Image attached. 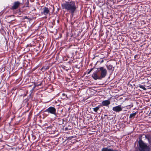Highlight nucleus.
Here are the masks:
<instances>
[{
    "label": "nucleus",
    "instance_id": "obj_1",
    "mask_svg": "<svg viewBox=\"0 0 151 151\" xmlns=\"http://www.w3.org/2000/svg\"><path fill=\"white\" fill-rule=\"evenodd\" d=\"M61 6L63 9L69 12L72 15H74L77 8L75 2L70 0L65 1L62 4Z\"/></svg>",
    "mask_w": 151,
    "mask_h": 151
},
{
    "label": "nucleus",
    "instance_id": "obj_2",
    "mask_svg": "<svg viewBox=\"0 0 151 151\" xmlns=\"http://www.w3.org/2000/svg\"><path fill=\"white\" fill-rule=\"evenodd\" d=\"M107 74V70L103 67H101L97 68L94 72L92 77L95 80H101L105 78Z\"/></svg>",
    "mask_w": 151,
    "mask_h": 151
},
{
    "label": "nucleus",
    "instance_id": "obj_3",
    "mask_svg": "<svg viewBox=\"0 0 151 151\" xmlns=\"http://www.w3.org/2000/svg\"><path fill=\"white\" fill-rule=\"evenodd\" d=\"M139 145V151H150V148L147 144L145 143L141 139L138 142Z\"/></svg>",
    "mask_w": 151,
    "mask_h": 151
},
{
    "label": "nucleus",
    "instance_id": "obj_4",
    "mask_svg": "<svg viewBox=\"0 0 151 151\" xmlns=\"http://www.w3.org/2000/svg\"><path fill=\"white\" fill-rule=\"evenodd\" d=\"M44 112H47L48 114L54 115L55 117H57V114L56 113V109L54 107L50 106L44 111Z\"/></svg>",
    "mask_w": 151,
    "mask_h": 151
},
{
    "label": "nucleus",
    "instance_id": "obj_5",
    "mask_svg": "<svg viewBox=\"0 0 151 151\" xmlns=\"http://www.w3.org/2000/svg\"><path fill=\"white\" fill-rule=\"evenodd\" d=\"M42 12H41L42 14H44L45 16H47L50 12V10L48 8L45 7L42 9Z\"/></svg>",
    "mask_w": 151,
    "mask_h": 151
},
{
    "label": "nucleus",
    "instance_id": "obj_6",
    "mask_svg": "<svg viewBox=\"0 0 151 151\" xmlns=\"http://www.w3.org/2000/svg\"><path fill=\"white\" fill-rule=\"evenodd\" d=\"M112 110L113 111L116 112H119L122 111V107L121 105H119L113 107L112 108Z\"/></svg>",
    "mask_w": 151,
    "mask_h": 151
},
{
    "label": "nucleus",
    "instance_id": "obj_7",
    "mask_svg": "<svg viewBox=\"0 0 151 151\" xmlns=\"http://www.w3.org/2000/svg\"><path fill=\"white\" fill-rule=\"evenodd\" d=\"M20 4V2L19 1L14 2L13 4V5L12 6V9L13 10L17 9L18 8Z\"/></svg>",
    "mask_w": 151,
    "mask_h": 151
},
{
    "label": "nucleus",
    "instance_id": "obj_8",
    "mask_svg": "<svg viewBox=\"0 0 151 151\" xmlns=\"http://www.w3.org/2000/svg\"><path fill=\"white\" fill-rule=\"evenodd\" d=\"M111 103L109 100H107L103 101L101 103V106H108Z\"/></svg>",
    "mask_w": 151,
    "mask_h": 151
},
{
    "label": "nucleus",
    "instance_id": "obj_9",
    "mask_svg": "<svg viewBox=\"0 0 151 151\" xmlns=\"http://www.w3.org/2000/svg\"><path fill=\"white\" fill-rule=\"evenodd\" d=\"M23 104L26 107H28L29 104V99L27 98L25 99L23 101Z\"/></svg>",
    "mask_w": 151,
    "mask_h": 151
},
{
    "label": "nucleus",
    "instance_id": "obj_10",
    "mask_svg": "<svg viewBox=\"0 0 151 151\" xmlns=\"http://www.w3.org/2000/svg\"><path fill=\"white\" fill-rule=\"evenodd\" d=\"M138 113V111H136L135 113L131 114H130L129 118L131 119H133L135 117L136 115Z\"/></svg>",
    "mask_w": 151,
    "mask_h": 151
},
{
    "label": "nucleus",
    "instance_id": "obj_11",
    "mask_svg": "<svg viewBox=\"0 0 151 151\" xmlns=\"http://www.w3.org/2000/svg\"><path fill=\"white\" fill-rule=\"evenodd\" d=\"M101 151H118L117 150H114L112 149L108 148L107 147H104L101 150Z\"/></svg>",
    "mask_w": 151,
    "mask_h": 151
},
{
    "label": "nucleus",
    "instance_id": "obj_12",
    "mask_svg": "<svg viewBox=\"0 0 151 151\" xmlns=\"http://www.w3.org/2000/svg\"><path fill=\"white\" fill-rule=\"evenodd\" d=\"M106 68L107 69L109 70H112L113 71L114 70V67H113L112 65H106Z\"/></svg>",
    "mask_w": 151,
    "mask_h": 151
},
{
    "label": "nucleus",
    "instance_id": "obj_13",
    "mask_svg": "<svg viewBox=\"0 0 151 151\" xmlns=\"http://www.w3.org/2000/svg\"><path fill=\"white\" fill-rule=\"evenodd\" d=\"M49 66H43L40 69V70L42 71H45L49 69Z\"/></svg>",
    "mask_w": 151,
    "mask_h": 151
},
{
    "label": "nucleus",
    "instance_id": "obj_14",
    "mask_svg": "<svg viewBox=\"0 0 151 151\" xmlns=\"http://www.w3.org/2000/svg\"><path fill=\"white\" fill-rule=\"evenodd\" d=\"M36 87L35 85L33 87V88L30 91V94L29 95V96L30 97H32L33 95L32 94V93H33L34 89Z\"/></svg>",
    "mask_w": 151,
    "mask_h": 151
},
{
    "label": "nucleus",
    "instance_id": "obj_15",
    "mask_svg": "<svg viewBox=\"0 0 151 151\" xmlns=\"http://www.w3.org/2000/svg\"><path fill=\"white\" fill-rule=\"evenodd\" d=\"M101 106V105H99L97 107L93 108V111L94 112H97Z\"/></svg>",
    "mask_w": 151,
    "mask_h": 151
},
{
    "label": "nucleus",
    "instance_id": "obj_16",
    "mask_svg": "<svg viewBox=\"0 0 151 151\" xmlns=\"http://www.w3.org/2000/svg\"><path fill=\"white\" fill-rule=\"evenodd\" d=\"M133 106V105L132 104L131 105H128L124 107V108L126 107L127 109H129L131 108V107H132Z\"/></svg>",
    "mask_w": 151,
    "mask_h": 151
},
{
    "label": "nucleus",
    "instance_id": "obj_17",
    "mask_svg": "<svg viewBox=\"0 0 151 151\" xmlns=\"http://www.w3.org/2000/svg\"><path fill=\"white\" fill-rule=\"evenodd\" d=\"M94 68V67L93 68H91L89 70L88 69V71L87 73V74H89L93 70Z\"/></svg>",
    "mask_w": 151,
    "mask_h": 151
},
{
    "label": "nucleus",
    "instance_id": "obj_18",
    "mask_svg": "<svg viewBox=\"0 0 151 151\" xmlns=\"http://www.w3.org/2000/svg\"><path fill=\"white\" fill-rule=\"evenodd\" d=\"M138 87H139L140 88H142L143 90H145L146 89L144 87V86L143 85H139L138 86Z\"/></svg>",
    "mask_w": 151,
    "mask_h": 151
},
{
    "label": "nucleus",
    "instance_id": "obj_19",
    "mask_svg": "<svg viewBox=\"0 0 151 151\" xmlns=\"http://www.w3.org/2000/svg\"><path fill=\"white\" fill-rule=\"evenodd\" d=\"M71 129V128H69L68 127H65L64 129V130L65 131H68V130H70Z\"/></svg>",
    "mask_w": 151,
    "mask_h": 151
},
{
    "label": "nucleus",
    "instance_id": "obj_20",
    "mask_svg": "<svg viewBox=\"0 0 151 151\" xmlns=\"http://www.w3.org/2000/svg\"><path fill=\"white\" fill-rule=\"evenodd\" d=\"M138 55H136L134 56V60H136L137 59H138L139 58H138Z\"/></svg>",
    "mask_w": 151,
    "mask_h": 151
},
{
    "label": "nucleus",
    "instance_id": "obj_21",
    "mask_svg": "<svg viewBox=\"0 0 151 151\" xmlns=\"http://www.w3.org/2000/svg\"><path fill=\"white\" fill-rule=\"evenodd\" d=\"M31 115H32V113L30 112L29 113V115H28V119H30L31 117Z\"/></svg>",
    "mask_w": 151,
    "mask_h": 151
},
{
    "label": "nucleus",
    "instance_id": "obj_22",
    "mask_svg": "<svg viewBox=\"0 0 151 151\" xmlns=\"http://www.w3.org/2000/svg\"><path fill=\"white\" fill-rule=\"evenodd\" d=\"M35 85L36 86H40L41 85V83H40V84H39L36 85Z\"/></svg>",
    "mask_w": 151,
    "mask_h": 151
},
{
    "label": "nucleus",
    "instance_id": "obj_23",
    "mask_svg": "<svg viewBox=\"0 0 151 151\" xmlns=\"http://www.w3.org/2000/svg\"><path fill=\"white\" fill-rule=\"evenodd\" d=\"M52 128V126H48V127L47 128H50L51 129V128Z\"/></svg>",
    "mask_w": 151,
    "mask_h": 151
},
{
    "label": "nucleus",
    "instance_id": "obj_24",
    "mask_svg": "<svg viewBox=\"0 0 151 151\" xmlns=\"http://www.w3.org/2000/svg\"><path fill=\"white\" fill-rule=\"evenodd\" d=\"M104 62V60H102L101 61L100 63H103Z\"/></svg>",
    "mask_w": 151,
    "mask_h": 151
},
{
    "label": "nucleus",
    "instance_id": "obj_25",
    "mask_svg": "<svg viewBox=\"0 0 151 151\" xmlns=\"http://www.w3.org/2000/svg\"><path fill=\"white\" fill-rule=\"evenodd\" d=\"M62 95L64 96H67V95H66L65 94V93H63Z\"/></svg>",
    "mask_w": 151,
    "mask_h": 151
},
{
    "label": "nucleus",
    "instance_id": "obj_26",
    "mask_svg": "<svg viewBox=\"0 0 151 151\" xmlns=\"http://www.w3.org/2000/svg\"><path fill=\"white\" fill-rule=\"evenodd\" d=\"M3 14V12H0V16H1V15Z\"/></svg>",
    "mask_w": 151,
    "mask_h": 151
},
{
    "label": "nucleus",
    "instance_id": "obj_27",
    "mask_svg": "<svg viewBox=\"0 0 151 151\" xmlns=\"http://www.w3.org/2000/svg\"><path fill=\"white\" fill-rule=\"evenodd\" d=\"M104 116H107V115H106V114H105V115H104Z\"/></svg>",
    "mask_w": 151,
    "mask_h": 151
},
{
    "label": "nucleus",
    "instance_id": "obj_28",
    "mask_svg": "<svg viewBox=\"0 0 151 151\" xmlns=\"http://www.w3.org/2000/svg\"><path fill=\"white\" fill-rule=\"evenodd\" d=\"M52 7H53V8H54V6H52Z\"/></svg>",
    "mask_w": 151,
    "mask_h": 151
},
{
    "label": "nucleus",
    "instance_id": "obj_29",
    "mask_svg": "<svg viewBox=\"0 0 151 151\" xmlns=\"http://www.w3.org/2000/svg\"><path fill=\"white\" fill-rule=\"evenodd\" d=\"M27 3H29V2H28V1L27 2Z\"/></svg>",
    "mask_w": 151,
    "mask_h": 151
},
{
    "label": "nucleus",
    "instance_id": "obj_30",
    "mask_svg": "<svg viewBox=\"0 0 151 151\" xmlns=\"http://www.w3.org/2000/svg\"><path fill=\"white\" fill-rule=\"evenodd\" d=\"M28 6H26V7H28Z\"/></svg>",
    "mask_w": 151,
    "mask_h": 151
}]
</instances>
